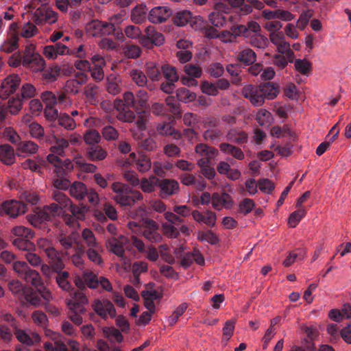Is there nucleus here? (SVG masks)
Here are the masks:
<instances>
[{
	"label": "nucleus",
	"mask_w": 351,
	"mask_h": 351,
	"mask_svg": "<svg viewBox=\"0 0 351 351\" xmlns=\"http://www.w3.org/2000/svg\"><path fill=\"white\" fill-rule=\"evenodd\" d=\"M23 65L31 69L34 71H40L43 70L45 67V61L44 58L38 53L29 59H23Z\"/></svg>",
	"instance_id": "28"
},
{
	"label": "nucleus",
	"mask_w": 351,
	"mask_h": 351,
	"mask_svg": "<svg viewBox=\"0 0 351 351\" xmlns=\"http://www.w3.org/2000/svg\"><path fill=\"white\" fill-rule=\"evenodd\" d=\"M295 69L304 75H308L311 69V63L306 59H297L294 63Z\"/></svg>",
	"instance_id": "48"
},
{
	"label": "nucleus",
	"mask_w": 351,
	"mask_h": 351,
	"mask_svg": "<svg viewBox=\"0 0 351 351\" xmlns=\"http://www.w3.org/2000/svg\"><path fill=\"white\" fill-rule=\"evenodd\" d=\"M173 14V10L168 6H156L148 14V20L152 23H162L167 21Z\"/></svg>",
	"instance_id": "9"
},
{
	"label": "nucleus",
	"mask_w": 351,
	"mask_h": 351,
	"mask_svg": "<svg viewBox=\"0 0 351 351\" xmlns=\"http://www.w3.org/2000/svg\"><path fill=\"white\" fill-rule=\"evenodd\" d=\"M23 99L19 95L10 98L8 101V108L12 114H16L22 108Z\"/></svg>",
	"instance_id": "58"
},
{
	"label": "nucleus",
	"mask_w": 351,
	"mask_h": 351,
	"mask_svg": "<svg viewBox=\"0 0 351 351\" xmlns=\"http://www.w3.org/2000/svg\"><path fill=\"white\" fill-rule=\"evenodd\" d=\"M236 321L235 319L228 320L225 322L224 326L223 327V337L222 342L225 344L230 340L234 334V327Z\"/></svg>",
	"instance_id": "52"
},
{
	"label": "nucleus",
	"mask_w": 351,
	"mask_h": 351,
	"mask_svg": "<svg viewBox=\"0 0 351 351\" xmlns=\"http://www.w3.org/2000/svg\"><path fill=\"white\" fill-rule=\"evenodd\" d=\"M12 243L18 249L23 251H34L35 245L31 241L34 237L32 230L23 226H16L12 228Z\"/></svg>",
	"instance_id": "2"
},
{
	"label": "nucleus",
	"mask_w": 351,
	"mask_h": 351,
	"mask_svg": "<svg viewBox=\"0 0 351 351\" xmlns=\"http://www.w3.org/2000/svg\"><path fill=\"white\" fill-rule=\"evenodd\" d=\"M99 91V86L93 83H89L84 87V95L90 104L95 105L98 103Z\"/></svg>",
	"instance_id": "36"
},
{
	"label": "nucleus",
	"mask_w": 351,
	"mask_h": 351,
	"mask_svg": "<svg viewBox=\"0 0 351 351\" xmlns=\"http://www.w3.org/2000/svg\"><path fill=\"white\" fill-rule=\"evenodd\" d=\"M57 121L58 125L68 130H73L76 127L74 119L66 113L60 114Z\"/></svg>",
	"instance_id": "49"
},
{
	"label": "nucleus",
	"mask_w": 351,
	"mask_h": 351,
	"mask_svg": "<svg viewBox=\"0 0 351 351\" xmlns=\"http://www.w3.org/2000/svg\"><path fill=\"white\" fill-rule=\"evenodd\" d=\"M29 128L30 134L33 138L45 141L44 129L40 124L36 122L30 123Z\"/></svg>",
	"instance_id": "64"
},
{
	"label": "nucleus",
	"mask_w": 351,
	"mask_h": 351,
	"mask_svg": "<svg viewBox=\"0 0 351 351\" xmlns=\"http://www.w3.org/2000/svg\"><path fill=\"white\" fill-rule=\"evenodd\" d=\"M14 271L27 282L36 287H43V281L38 271L29 268L24 261H14L12 265Z\"/></svg>",
	"instance_id": "3"
},
{
	"label": "nucleus",
	"mask_w": 351,
	"mask_h": 351,
	"mask_svg": "<svg viewBox=\"0 0 351 351\" xmlns=\"http://www.w3.org/2000/svg\"><path fill=\"white\" fill-rule=\"evenodd\" d=\"M13 334L15 335L19 341L26 346H31L34 343V340L25 330L19 328V326L16 328L13 329Z\"/></svg>",
	"instance_id": "62"
},
{
	"label": "nucleus",
	"mask_w": 351,
	"mask_h": 351,
	"mask_svg": "<svg viewBox=\"0 0 351 351\" xmlns=\"http://www.w3.org/2000/svg\"><path fill=\"white\" fill-rule=\"evenodd\" d=\"M270 134L271 136H276L277 138L289 136L293 141L295 140V134L286 125H284L283 127H280L278 125L272 127L270 131Z\"/></svg>",
	"instance_id": "43"
},
{
	"label": "nucleus",
	"mask_w": 351,
	"mask_h": 351,
	"mask_svg": "<svg viewBox=\"0 0 351 351\" xmlns=\"http://www.w3.org/2000/svg\"><path fill=\"white\" fill-rule=\"evenodd\" d=\"M10 291L17 298L22 300L28 289H25L19 280H13L8 283Z\"/></svg>",
	"instance_id": "45"
},
{
	"label": "nucleus",
	"mask_w": 351,
	"mask_h": 351,
	"mask_svg": "<svg viewBox=\"0 0 351 351\" xmlns=\"http://www.w3.org/2000/svg\"><path fill=\"white\" fill-rule=\"evenodd\" d=\"M64 208L57 203H52L44 207L39 217L43 221H51L52 217L59 214Z\"/></svg>",
	"instance_id": "33"
},
{
	"label": "nucleus",
	"mask_w": 351,
	"mask_h": 351,
	"mask_svg": "<svg viewBox=\"0 0 351 351\" xmlns=\"http://www.w3.org/2000/svg\"><path fill=\"white\" fill-rule=\"evenodd\" d=\"M166 105L155 102L151 106V111L156 116H168V121L158 124L157 131L162 135H175V115H176V99L173 96H168L166 99Z\"/></svg>",
	"instance_id": "1"
},
{
	"label": "nucleus",
	"mask_w": 351,
	"mask_h": 351,
	"mask_svg": "<svg viewBox=\"0 0 351 351\" xmlns=\"http://www.w3.org/2000/svg\"><path fill=\"white\" fill-rule=\"evenodd\" d=\"M160 182V179L152 176L149 178H143L141 182V188L145 193H151Z\"/></svg>",
	"instance_id": "44"
},
{
	"label": "nucleus",
	"mask_w": 351,
	"mask_h": 351,
	"mask_svg": "<svg viewBox=\"0 0 351 351\" xmlns=\"http://www.w3.org/2000/svg\"><path fill=\"white\" fill-rule=\"evenodd\" d=\"M223 136L222 131L219 128L206 130L204 132V138L211 143L219 141Z\"/></svg>",
	"instance_id": "63"
},
{
	"label": "nucleus",
	"mask_w": 351,
	"mask_h": 351,
	"mask_svg": "<svg viewBox=\"0 0 351 351\" xmlns=\"http://www.w3.org/2000/svg\"><path fill=\"white\" fill-rule=\"evenodd\" d=\"M82 237L84 241L88 248L90 247H99L101 245L96 240L95 234L93 231L88 228H85L82 232Z\"/></svg>",
	"instance_id": "50"
},
{
	"label": "nucleus",
	"mask_w": 351,
	"mask_h": 351,
	"mask_svg": "<svg viewBox=\"0 0 351 351\" xmlns=\"http://www.w3.org/2000/svg\"><path fill=\"white\" fill-rule=\"evenodd\" d=\"M42 71V77L47 83L53 82L57 80L60 69L58 66L44 69Z\"/></svg>",
	"instance_id": "59"
},
{
	"label": "nucleus",
	"mask_w": 351,
	"mask_h": 351,
	"mask_svg": "<svg viewBox=\"0 0 351 351\" xmlns=\"http://www.w3.org/2000/svg\"><path fill=\"white\" fill-rule=\"evenodd\" d=\"M195 153L200 157L198 161L207 160L211 162L219 154L218 150L205 143H199L195 147Z\"/></svg>",
	"instance_id": "19"
},
{
	"label": "nucleus",
	"mask_w": 351,
	"mask_h": 351,
	"mask_svg": "<svg viewBox=\"0 0 351 351\" xmlns=\"http://www.w3.org/2000/svg\"><path fill=\"white\" fill-rule=\"evenodd\" d=\"M38 149V146L33 141H26L21 142L17 148L19 152L26 153L29 154H35Z\"/></svg>",
	"instance_id": "56"
},
{
	"label": "nucleus",
	"mask_w": 351,
	"mask_h": 351,
	"mask_svg": "<svg viewBox=\"0 0 351 351\" xmlns=\"http://www.w3.org/2000/svg\"><path fill=\"white\" fill-rule=\"evenodd\" d=\"M1 209L10 217L14 218L27 211V205L21 201L12 199L4 202L1 205Z\"/></svg>",
	"instance_id": "10"
},
{
	"label": "nucleus",
	"mask_w": 351,
	"mask_h": 351,
	"mask_svg": "<svg viewBox=\"0 0 351 351\" xmlns=\"http://www.w3.org/2000/svg\"><path fill=\"white\" fill-rule=\"evenodd\" d=\"M0 160L6 165H11L15 162L13 147L8 144L0 145Z\"/></svg>",
	"instance_id": "29"
},
{
	"label": "nucleus",
	"mask_w": 351,
	"mask_h": 351,
	"mask_svg": "<svg viewBox=\"0 0 351 351\" xmlns=\"http://www.w3.org/2000/svg\"><path fill=\"white\" fill-rule=\"evenodd\" d=\"M57 8L63 12H66L68 7L77 8L80 6L82 0H55Z\"/></svg>",
	"instance_id": "53"
},
{
	"label": "nucleus",
	"mask_w": 351,
	"mask_h": 351,
	"mask_svg": "<svg viewBox=\"0 0 351 351\" xmlns=\"http://www.w3.org/2000/svg\"><path fill=\"white\" fill-rule=\"evenodd\" d=\"M83 276L88 288L95 289L99 287V278L94 272L86 270L83 272Z\"/></svg>",
	"instance_id": "54"
},
{
	"label": "nucleus",
	"mask_w": 351,
	"mask_h": 351,
	"mask_svg": "<svg viewBox=\"0 0 351 351\" xmlns=\"http://www.w3.org/2000/svg\"><path fill=\"white\" fill-rule=\"evenodd\" d=\"M211 162H207V160L197 161V165L200 168V173L207 179L213 180L216 172L213 167L210 166Z\"/></svg>",
	"instance_id": "47"
},
{
	"label": "nucleus",
	"mask_w": 351,
	"mask_h": 351,
	"mask_svg": "<svg viewBox=\"0 0 351 351\" xmlns=\"http://www.w3.org/2000/svg\"><path fill=\"white\" fill-rule=\"evenodd\" d=\"M103 22L99 20H93L86 25L87 33L93 37H102Z\"/></svg>",
	"instance_id": "41"
},
{
	"label": "nucleus",
	"mask_w": 351,
	"mask_h": 351,
	"mask_svg": "<svg viewBox=\"0 0 351 351\" xmlns=\"http://www.w3.org/2000/svg\"><path fill=\"white\" fill-rule=\"evenodd\" d=\"M57 19V13L48 8L36 9L32 18L33 21L38 25H42L45 23H54Z\"/></svg>",
	"instance_id": "11"
},
{
	"label": "nucleus",
	"mask_w": 351,
	"mask_h": 351,
	"mask_svg": "<svg viewBox=\"0 0 351 351\" xmlns=\"http://www.w3.org/2000/svg\"><path fill=\"white\" fill-rule=\"evenodd\" d=\"M122 53L128 58L136 59L141 56L142 50L136 45L126 43L121 47Z\"/></svg>",
	"instance_id": "38"
},
{
	"label": "nucleus",
	"mask_w": 351,
	"mask_h": 351,
	"mask_svg": "<svg viewBox=\"0 0 351 351\" xmlns=\"http://www.w3.org/2000/svg\"><path fill=\"white\" fill-rule=\"evenodd\" d=\"M114 200L121 206H132L135 202L143 199V195L138 191H133L130 188L121 195H115Z\"/></svg>",
	"instance_id": "14"
},
{
	"label": "nucleus",
	"mask_w": 351,
	"mask_h": 351,
	"mask_svg": "<svg viewBox=\"0 0 351 351\" xmlns=\"http://www.w3.org/2000/svg\"><path fill=\"white\" fill-rule=\"evenodd\" d=\"M246 43L254 47L265 49L268 45V38L261 34V32L247 36L245 38Z\"/></svg>",
	"instance_id": "34"
},
{
	"label": "nucleus",
	"mask_w": 351,
	"mask_h": 351,
	"mask_svg": "<svg viewBox=\"0 0 351 351\" xmlns=\"http://www.w3.org/2000/svg\"><path fill=\"white\" fill-rule=\"evenodd\" d=\"M256 121L261 126H269L273 121V117L270 112L261 108L256 113Z\"/></svg>",
	"instance_id": "42"
},
{
	"label": "nucleus",
	"mask_w": 351,
	"mask_h": 351,
	"mask_svg": "<svg viewBox=\"0 0 351 351\" xmlns=\"http://www.w3.org/2000/svg\"><path fill=\"white\" fill-rule=\"evenodd\" d=\"M127 241V238L124 236H121L118 239L112 238L108 241L110 250L117 256L122 258H124L125 250L123 244L125 243Z\"/></svg>",
	"instance_id": "30"
},
{
	"label": "nucleus",
	"mask_w": 351,
	"mask_h": 351,
	"mask_svg": "<svg viewBox=\"0 0 351 351\" xmlns=\"http://www.w3.org/2000/svg\"><path fill=\"white\" fill-rule=\"evenodd\" d=\"M20 78L18 75H10L2 82L0 88V97L5 99L16 91L19 86Z\"/></svg>",
	"instance_id": "16"
},
{
	"label": "nucleus",
	"mask_w": 351,
	"mask_h": 351,
	"mask_svg": "<svg viewBox=\"0 0 351 351\" xmlns=\"http://www.w3.org/2000/svg\"><path fill=\"white\" fill-rule=\"evenodd\" d=\"M231 30L235 34V36H242L246 38L247 36L261 32V27L256 21H251L247 22L246 25L234 26L231 28Z\"/></svg>",
	"instance_id": "13"
},
{
	"label": "nucleus",
	"mask_w": 351,
	"mask_h": 351,
	"mask_svg": "<svg viewBox=\"0 0 351 351\" xmlns=\"http://www.w3.org/2000/svg\"><path fill=\"white\" fill-rule=\"evenodd\" d=\"M228 7L223 3H218L215 5V11L210 13L208 20L216 27H222L226 24V20L222 12L226 13Z\"/></svg>",
	"instance_id": "12"
},
{
	"label": "nucleus",
	"mask_w": 351,
	"mask_h": 351,
	"mask_svg": "<svg viewBox=\"0 0 351 351\" xmlns=\"http://www.w3.org/2000/svg\"><path fill=\"white\" fill-rule=\"evenodd\" d=\"M88 298L81 291H74L72 300L69 303L70 309H75L80 313H85L86 308L84 306L88 303Z\"/></svg>",
	"instance_id": "23"
},
{
	"label": "nucleus",
	"mask_w": 351,
	"mask_h": 351,
	"mask_svg": "<svg viewBox=\"0 0 351 351\" xmlns=\"http://www.w3.org/2000/svg\"><path fill=\"white\" fill-rule=\"evenodd\" d=\"M130 75L132 81L138 86H145L147 85V79L145 73L138 69H133L130 71Z\"/></svg>",
	"instance_id": "57"
},
{
	"label": "nucleus",
	"mask_w": 351,
	"mask_h": 351,
	"mask_svg": "<svg viewBox=\"0 0 351 351\" xmlns=\"http://www.w3.org/2000/svg\"><path fill=\"white\" fill-rule=\"evenodd\" d=\"M58 241L65 251L64 254H69L75 250L78 244H82L80 239V234L75 231L69 234H61L58 237Z\"/></svg>",
	"instance_id": "7"
},
{
	"label": "nucleus",
	"mask_w": 351,
	"mask_h": 351,
	"mask_svg": "<svg viewBox=\"0 0 351 351\" xmlns=\"http://www.w3.org/2000/svg\"><path fill=\"white\" fill-rule=\"evenodd\" d=\"M265 100L275 99L280 93L279 86L274 82H265L258 85Z\"/></svg>",
	"instance_id": "26"
},
{
	"label": "nucleus",
	"mask_w": 351,
	"mask_h": 351,
	"mask_svg": "<svg viewBox=\"0 0 351 351\" xmlns=\"http://www.w3.org/2000/svg\"><path fill=\"white\" fill-rule=\"evenodd\" d=\"M165 221L162 222L164 233L169 237L176 238V215L171 212H167L165 213Z\"/></svg>",
	"instance_id": "27"
},
{
	"label": "nucleus",
	"mask_w": 351,
	"mask_h": 351,
	"mask_svg": "<svg viewBox=\"0 0 351 351\" xmlns=\"http://www.w3.org/2000/svg\"><path fill=\"white\" fill-rule=\"evenodd\" d=\"M255 206V202L250 198H245L239 204L238 213L246 215L250 213Z\"/></svg>",
	"instance_id": "60"
},
{
	"label": "nucleus",
	"mask_w": 351,
	"mask_h": 351,
	"mask_svg": "<svg viewBox=\"0 0 351 351\" xmlns=\"http://www.w3.org/2000/svg\"><path fill=\"white\" fill-rule=\"evenodd\" d=\"M164 41V35L154 26L149 25L145 29V34L141 37L140 44L148 49H152L154 46H161Z\"/></svg>",
	"instance_id": "4"
},
{
	"label": "nucleus",
	"mask_w": 351,
	"mask_h": 351,
	"mask_svg": "<svg viewBox=\"0 0 351 351\" xmlns=\"http://www.w3.org/2000/svg\"><path fill=\"white\" fill-rule=\"evenodd\" d=\"M85 252V246L83 244H78L75 247V250L66 256L75 267L82 269L84 267Z\"/></svg>",
	"instance_id": "21"
},
{
	"label": "nucleus",
	"mask_w": 351,
	"mask_h": 351,
	"mask_svg": "<svg viewBox=\"0 0 351 351\" xmlns=\"http://www.w3.org/2000/svg\"><path fill=\"white\" fill-rule=\"evenodd\" d=\"M219 149L222 153L230 155L239 160H242L245 158L242 149L232 143H222L219 145Z\"/></svg>",
	"instance_id": "24"
},
{
	"label": "nucleus",
	"mask_w": 351,
	"mask_h": 351,
	"mask_svg": "<svg viewBox=\"0 0 351 351\" xmlns=\"http://www.w3.org/2000/svg\"><path fill=\"white\" fill-rule=\"evenodd\" d=\"M13 339V329L8 324H0V343L8 345Z\"/></svg>",
	"instance_id": "46"
},
{
	"label": "nucleus",
	"mask_w": 351,
	"mask_h": 351,
	"mask_svg": "<svg viewBox=\"0 0 351 351\" xmlns=\"http://www.w3.org/2000/svg\"><path fill=\"white\" fill-rule=\"evenodd\" d=\"M86 156L91 161L103 160L107 156V152L99 145H93L86 147Z\"/></svg>",
	"instance_id": "22"
},
{
	"label": "nucleus",
	"mask_w": 351,
	"mask_h": 351,
	"mask_svg": "<svg viewBox=\"0 0 351 351\" xmlns=\"http://www.w3.org/2000/svg\"><path fill=\"white\" fill-rule=\"evenodd\" d=\"M241 94L255 106H261L265 103L264 97L258 85L245 86L241 90Z\"/></svg>",
	"instance_id": "5"
},
{
	"label": "nucleus",
	"mask_w": 351,
	"mask_h": 351,
	"mask_svg": "<svg viewBox=\"0 0 351 351\" xmlns=\"http://www.w3.org/2000/svg\"><path fill=\"white\" fill-rule=\"evenodd\" d=\"M69 193L77 199H82L87 193L86 186L82 182H74L69 187Z\"/></svg>",
	"instance_id": "37"
},
{
	"label": "nucleus",
	"mask_w": 351,
	"mask_h": 351,
	"mask_svg": "<svg viewBox=\"0 0 351 351\" xmlns=\"http://www.w3.org/2000/svg\"><path fill=\"white\" fill-rule=\"evenodd\" d=\"M237 60L246 65H250L256 61V55L252 49L245 48L238 53Z\"/></svg>",
	"instance_id": "39"
},
{
	"label": "nucleus",
	"mask_w": 351,
	"mask_h": 351,
	"mask_svg": "<svg viewBox=\"0 0 351 351\" xmlns=\"http://www.w3.org/2000/svg\"><path fill=\"white\" fill-rule=\"evenodd\" d=\"M69 274L68 271H64L55 275L54 278L58 287L64 291H72V286L69 281Z\"/></svg>",
	"instance_id": "40"
},
{
	"label": "nucleus",
	"mask_w": 351,
	"mask_h": 351,
	"mask_svg": "<svg viewBox=\"0 0 351 351\" xmlns=\"http://www.w3.org/2000/svg\"><path fill=\"white\" fill-rule=\"evenodd\" d=\"M145 228L143 231V236L151 243H158L162 239L160 234L158 232V226L152 219L145 221Z\"/></svg>",
	"instance_id": "17"
},
{
	"label": "nucleus",
	"mask_w": 351,
	"mask_h": 351,
	"mask_svg": "<svg viewBox=\"0 0 351 351\" xmlns=\"http://www.w3.org/2000/svg\"><path fill=\"white\" fill-rule=\"evenodd\" d=\"M298 209L293 212L289 217L288 224L291 228H295L300 220L306 215V211L304 208H298Z\"/></svg>",
	"instance_id": "55"
},
{
	"label": "nucleus",
	"mask_w": 351,
	"mask_h": 351,
	"mask_svg": "<svg viewBox=\"0 0 351 351\" xmlns=\"http://www.w3.org/2000/svg\"><path fill=\"white\" fill-rule=\"evenodd\" d=\"M212 204L215 209L221 210L222 208H230L233 205L232 197L226 192L214 193L212 195Z\"/></svg>",
	"instance_id": "18"
},
{
	"label": "nucleus",
	"mask_w": 351,
	"mask_h": 351,
	"mask_svg": "<svg viewBox=\"0 0 351 351\" xmlns=\"http://www.w3.org/2000/svg\"><path fill=\"white\" fill-rule=\"evenodd\" d=\"M193 261L199 265L204 264V258L198 251H193V252L185 254L180 261V265L186 269L189 267Z\"/></svg>",
	"instance_id": "32"
},
{
	"label": "nucleus",
	"mask_w": 351,
	"mask_h": 351,
	"mask_svg": "<svg viewBox=\"0 0 351 351\" xmlns=\"http://www.w3.org/2000/svg\"><path fill=\"white\" fill-rule=\"evenodd\" d=\"M148 8L146 5L141 4L135 6L131 13V20L135 23H141L148 19Z\"/></svg>",
	"instance_id": "35"
},
{
	"label": "nucleus",
	"mask_w": 351,
	"mask_h": 351,
	"mask_svg": "<svg viewBox=\"0 0 351 351\" xmlns=\"http://www.w3.org/2000/svg\"><path fill=\"white\" fill-rule=\"evenodd\" d=\"M228 141L237 145H242L248 142V134L244 130L239 128L229 130L226 135Z\"/></svg>",
	"instance_id": "20"
},
{
	"label": "nucleus",
	"mask_w": 351,
	"mask_h": 351,
	"mask_svg": "<svg viewBox=\"0 0 351 351\" xmlns=\"http://www.w3.org/2000/svg\"><path fill=\"white\" fill-rule=\"evenodd\" d=\"M21 301L35 306L41 304V299L39 293L34 292L30 289H27Z\"/></svg>",
	"instance_id": "51"
},
{
	"label": "nucleus",
	"mask_w": 351,
	"mask_h": 351,
	"mask_svg": "<svg viewBox=\"0 0 351 351\" xmlns=\"http://www.w3.org/2000/svg\"><path fill=\"white\" fill-rule=\"evenodd\" d=\"M106 91L112 95H116L121 92V84L119 77L114 74L109 75L106 80Z\"/></svg>",
	"instance_id": "31"
},
{
	"label": "nucleus",
	"mask_w": 351,
	"mask_h": 351,
	"mask_svg": "<svg viewBox=\"0 0 351 351\" xmlns=\"http://www.w3.org/2000/svg\"><path fill=\"white\" fill-rule=\"evenodd\" d=\"M192 215L196 221L199 223L202 222L208 226L213 227L216 223L217 216L215 213L210 210H207L204 215L198 210H194L192 213Z\"/></svg>",
	"instance_id": "25"
},
{
	"label": "nucleus",
	"mask_w": 351,
	"mask_h": 351,
	"mask_svg": "<svg viewBox=\"0 0 351 351\" xmlns=\"http://www.w3.org/2000/svg\"><path fill=\"white\" fill-rule=\"evenodd\" d=\"M84 139L88 146H91L93 145H98L101 141V136L96 130H90L85 133Z\"/></svg>",
	"instance_id": "61"
},
{
	"label": "nucleus",
	"mask_w": 351,
	"mask_h": 351,
	"mask_svg": "<svg viewBox=\"0 0 351 351\" xmlns=\"http://www.w3.org/2000/svg\"><path fill=\"white\" fill-rule=\"evenodd\" d=\"M45 141L51 145L50 151L60 156H63L64 149L69 146L68 140L59 138L53 134L46 136Z\"/></svg>",
	"instance_id": "15"
},
{
	"label": "nucleus",
	"mask_w": 351,
	"mask_h": 351,
	"mask_svg": "<svg viewBox=\"0 0 351 351\" xmlns=\"http://www.w3.org/2000/svg\"><path fill=\"white\" fill-rule=\"evenodd\" d=\"M162 73L166 81L160 86L161 90L166 93H171L175 88L176 68L169 64H164L161 66Z\"/></svg>",
	"instance_id": "6"
},
{
	"label": "nucleus",
	"mask_w": 351,
	"mask_h": 351,
	"mask_svg": "<svg viewBox=\"0 0 351 351\" xmlns=\"http://www.w3.org/2000/svg\"><path fill=\"white\" fill-rule=\"evenodd\" d=\"M93 310L102 319H106L109 316L114 317L116 310L113 304L108 300H96L92 304Z\"/></svg>",
	"instance_id": "8"
}]
</instances>
